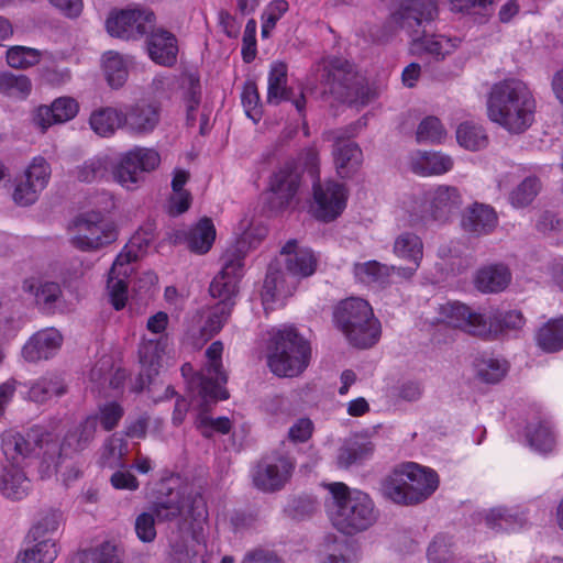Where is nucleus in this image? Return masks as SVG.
<instances>
[{
	"instance_id": "nucleus-1",
	"label": "nucleus",
	"mask_w": 563,
	"mask_h": 563,
	"mask_svg": "<svg viewBox=\"0 0 563 563\" xmlns=\"http://www.w3.org/2000/svg\"><path fill=\"white\" fill-rule=\"evenodd\" d=\"M245 256L244 242L231 245L222 254L221 271L209 286L210 295L218 298L219 302L206 310H198L186 332V338L191 340L195 347H202L228 321L235 303L233 298L238 292V284L244 274Z\"/></svg>"
},
{
	"instance_id": "nucleus-2",
	"label": "nucleus",
	"mask_w": 563,
	"mask_h": 563,
	"mask_svg": "<svg viewBox=\"0 0 563 563\" xmlns=\"http://www.w3.org/2000/svg\"><path fill=\"white\" fill-rule=\"evenodd\" d=\"M534 98L521 80L506 79L493 86L487 114L508 132L520 134L528 130L534 120Z\"/></svg>"
},
{
	"instance_id": "nucleus-3",
	"label": "nucleus",
	"mask_w": 563,
	"mask_h": 563,
	"mask_svg": "<svg viewBox=\"0 0 563 563\" xmlns=\"http://www.w3.org/2000/svg\"><path fill=\"white\" fill-rule=\"evenodd\" d=\"M437 15L438 7L434 0H416L410 5L400 8L394 18L400 27L409 33L417 51L427 53L435 59H443L456 45L446 36L428 34L426 26Z\"/></svg>"
},
{
	"instance_id": "nucleus-4",
	"label": "nucleus",
	"mask_w": 563,
	"mask_h": 563,
	"mask_svg": "<svg viewBox=\"0 0 563 563\" xmlns=\"http://www.w3.org/2000/svg\"><path fill=\"white\" fill-rule=\"evenodd\" d=\"M439 476L417 463H404L395 467L382 483L386 498L402 506L418 505L427 500L438 488Z\"/></svg>"
},
{
	"instance_id": "nucleus-5",
	"label": "nucleus",
	"mask_w": 563,
	"mask_h": 563,
	"mask_svg": "<svg viewBox=\"0 0 563 563\" xmlns=\"http://www.w3.org/2000/svg\"><path fill=\"white\" fill-rule=\"evenodd\" d=\"M335 510L333 526L345 536H354L372 527L377 519L372 498L364 492L350 489L344 483L329 484Z\"/></svg>"
},
{
	"instance_id": "nucleus-6",
	"label": "nucleus",
	"mask_w": 563,
	"mask_h": 563,
	"mask_svg": "<svg viewBox=\"0 0 563 563\" xmlns=\"http://www.w3.org/2000/svg\"><path fill=\"white\" fill-rule=\"evenodd\" d=\"M311 360L310 342L292 325L273 330L268 343L267 364L279 377H296Z\"/></svg>"
},
{
	"instance_id": "nucleus-7",
	"label": "nucleus",
	"mask_w": 563,
	"mask_h": 563,
	"mask_svg": "<svg viewBox=\"0 0 563 563\" xmlns=\"http://www.w3.org/2000/svg\"><path fill=\"white\" fill-rule=\"evenodd\" d=\"M208 510L202 495L190 493L178 499V533L183 540L178 545V563H205L207 552L203 528Z\"/></svg>"
},
{
	"instance_id": "nucleus-8",
	"label": "nucleus",
	"mask_w": 563,
	"mask_h": 563,
	"mask_svg": "<svg viewBox=\"0 0 563 563\" xmlns=\"http://www.w3.org/2000/svg\"><path fill=\"white\" fill-rule=\"evenodd\" d=\"M38 439H26L19 432H7L1 439V449L8 464L0 465V492L12 500H21L31 489V481L26 477L18 459L30 456L40 445Z\"/></svg>"
},
{
	"instance_id": "nucleus-9",
	"label": "nucleus",
	"mask_w": 563,
	"mask_h": 563,
	"mask_svg": "<svg viewBox=\"0 0 563 563\" xmlns=\"http://www.w3.org/2000/svg\"><path fill=\"white\" fill-rule=\"evenodd\" d=\"M336 327L355 347H372L380 336V323L371 305L361 298H347L333 313Z\"/></svg>"
},
{
	"instance_id": "nucleus-10",
	"label": "nucleus",
	"mask_w": 563,
	"mask_h": 563,
	"mask_svg": "<svg viewBox=\"0 0 563 563\" xmlns=\"http://www.w3.org/2000/svg\"><path fill=\"white\" fill-rule=\"evenodd\" d=\"M297 243V240L291 239L280 250V255L285 256V272L282 271L279 262L269 264L263 285L264 299H274L277 292H283L287 277L300 279L316 272V255L309 249H298Z\"/></svg>"
},
{
	"instance_id": "nucleus-11",
	"label": "nucleus",
	"mask_w": 563,
	"mask_h": 563,
	"mask_svg": "<svg viewBox=\"0 0 563 563\" xmlns=\"http://www.w3.org/2000/svg\"><path fill=\"white\" fill-rule=\"evenodd\" d=\"M299 162L310 175L313 184L316 201L314 217L322 222L335 220L345 209L346 190L344 185L327 181L323 186L319 178V152L316 147H307L299 155Z\"/></svg>"
},
{
	"instance_id": "nucleus-12",
	"label": "nucleus",
	"mask_w": 563,
	"mask_h": 563,
	"mask_svg": "<svg viewBox=\"0 0 563 563\" xmlns=\"http://www.w3.org/2000/svg\"><path fill=\"white\" fill-rule=\"evenodd\" d=\"M462 205L463 197L457 187L439 185L416 197L409 212L413 223H446L459 213Z\"/></svg>"
},
{
	"instance_id": "nucleus-13",
	"label": "nucleus",
	"mask_w": 563,
	"mask_h": 563,
	"mask_svg": "<svg viewBox=\"0 0 563 563\" xmlns=\"http://www.w3.org/2000/svg\"><path fill=\"white\" fill-rule=\"evenodd\" d=\"M198 388V399L192 401L198 412L195 418V427L206 439H211L213 434H228L232 429L231 420L228 417L211 418L208 412L219 400H227L229 391L210 379L195 377L191 385Z\"/></svg>"
},
{
	"instance_id": "nucleus-14",
	"label": "nucleus",
	"mask_w": 563,
	"mask_h": 563,
	"mask_svg": "<svg viewBox=\"0 0 563 563\" xmlns=\"http://www.w3.org/2000/svg\"><path fill=\"white\" fill-rule=\"evenodd\" d=\"M356 135V126L331 129L323 132L324 141L332 143V157L336 174L341 178H351L362 166L363 152L351 139Z\"/></svg>"
},
{
	"instance_id": "nucleus-15",
	"label": "nucleus",
	"mask_w": 563,
	"mask_h": 563,
	"mask_svg": "<svg viewBox=\"0 0 563 563\" xmlns=\"http://www.w3.org/2000/svg\"><path fill=\"white\" fill-rule=\"evenodd\" d=\"M156 24L155 13L147 8L113 10L106 20V30L112 36L137 41L148 34Z\"/></svg>"
},
{
	"instance_id": "nucleus-16",
	"label": "nucleus",
	"mask_w": 563,
	"mask_h": 563,
	"mask_svg": "<svg viewBox=\"0 0 563 563\" xmlns=\"http://www.w3.org/2000/svg\"><path fill=\"white\" fill-rule=\"evenodd\" d=\"M73 224L77 234L71 238V245L82 252L99 250L118 238L115 224L100 220L98 213L82 212L74 219Z\"/></svg>"
},
{
	"instance_id": "nucleus-17",
	"label": "nucleus",
	"mask_w": 563,
	"mask_h": 563,
	"mask_svg": "<svg viewBox=\"0 0 563 563\" xmlns=\"http://www.w3.org/2000/svg\"><path fill=\"white\" fill-rule=\"evenodd\" d=\"M322 82L340 100H352L358 96L362 78L347 59L330 56L322 60Z\"/></svg>"
},
{
	"instance_id": "nucleus-18",
	"label": "nucleus",
	"mask_w": 563,
	"mask_h": 563,
	"mask_svg": "<svg viewBox=\"0 0 563 563\" xmlns=\"http://www.w3.org/2000/svg\"><path fill=\"white\" fill-rule=\"evenodd\" d=\"M51 165L43 156H35L24 175L16 178L12 194L13 201L21 207H29L35 203L40 192L43 191L51 178Z\"/></svg>"
},
{
	"instance_id": "nucleus-19",
	"label": "nucleus",
	"mask_w": 563,
	"mask_h": 563,
	"mask_svg": "<svg viewBox=\"0 0 563 563\" xmlns=\"http://www.w3.org/2000/svg\"><path fill=\"white\" fill-rule=\"evenodd\" d=\"M301 176L298 168L290 163L285 164L271 178L266 206L271 211L279 212L288 208L296 197Z\"/></svg>"
},
{
	"instance_id": "nucleus-20",
	"label": "nucleus",
	"mask_w": 563,
	"mask_h": 563,
	"mask_svg": "<svg viewBox=\"0 0 563 563\" xmlns=\"http://www.w3.org/2000/svg\"><path fill=\"white\" fill-rule=\"evenodd\" d=\"M97 428L98 415H90L74 428L68 429L58 445L57 455L51 456L55 468L59 467L65 460L74 459L88 449L96 437Z\"/></svg>"
},
{
	"instance_id": "nucleus-21",
	"label": "nucleus",
	"mask_w": 563,
	"mask_h": 563,
	"mask_svg": "<svg viewBox=\"0 0 563 563\" xmlns=\"http://www.w3.org/2000/svg\"><path fill=\"white\" fill-rule=\"evenodd\" d=\"M292 470L294 463L286 456L263 457L253 474L254 486L265 493L280 490L290 478Z\"/></svg>"
},
{
	"instance_id": "nucleus-22",
	"label": "nucleus",
	"mask_w": 563,
	"mask_h": 563,
	"mask_svg": "<svg viewBox=\"0 0 563 563\" xmlns=\"http://www.w3.org/2000/svg\"><path fill=\"white\" fill-rule=\"evenodd\" d=\"M79 112V103L73 97L56 98L49 106L40 104L31 112V123L41 133L52 125L73 120Z\"/></svg>"
},
{
	"instance_id": "nucleus-23",
	"label": "nucleus",
	"mask_w": 563,
	"mask_h": 563,
	"mask_svg": "<svg viewBox=\"0 0 563 563\" xmlns=\"http://www.w3.org/2000/svg\"><path fill=\"white\" fill-rule=\"evenodd\" d=\"M484 313L473 311L460 301H448L439 307V321L461 329L472 335L484 336L486 325L482 322Z\"/></svg>"
},
{
	"instance_id": "nucleus-24",
	"label": "nucleus",
	"mask_w": 563,
	"mask_h": 563,
	"mask_svg": "<svg viewBox=\"0 0 563 563\" xmlns=\"http://www.w3.org/2000/svg\"><path fill=\"white\" fill-rule=\"evenodd\" d=\"M287 65L284 62H276L272 65L268 74L267 101L271 104H279L282 101H290L299 114H302L306 107V97L302 91L295 93L292 88L287 87Z\"/></svg>"
},
{
	"instance_id": "nucleus-25",
	"label": "nucleus",
	"mask_w": 563,
	"mask_h": 563,
	"mask_svg": "<svg viewBox=\"0 0 563 563\" xmlns=\"http://www.w3.org/2000/svg\"><path fill=\"white\" fill-rule=\"evenodd\" d=\"M123 113L125 131L136 136L152 133L161 120L159 108L145 101L125 106Z\"/></svg>"
},
{
	"instance_id": "nucleus-26",
	"label": "nucleus",
	"mask_w": 563,
	"mask_h": 563,
	"mask_svg": "<svg viewBox=\"0 0 563 563\" xmlns=\"http://www.w3.org/2000/svg\"><path fill=\"white\" fill-rule=\"evenodd\" d=\"M63 335L54 328L34 333L23 345L22 356L26 362L36 363L53 357L62 347Z\"/></svg>"
},
{
	"instance_id": "nucleus-27",
	"label": "nucleus",
	"mask_w": 563,
	"mask_h": 563,
	"mask_svg": "<svg viewBox=\"0 0 563 563\" xmlns=\"http://www.w3.org/2000/svg\"><path fill=\"white\" fill-rule=\"evenodd\" d=\"M174 475L172 471H164L152 490V511L158 522L172 521L176 518V495H174L176 483Z\"/></svg>"
},
{
	"instance_id": "nucleus-28",
	"label": "nucleus",
	"mask_w": 563,
	"mask_h": 563,
	"mask_svg": "<svg viewBox=\"0 0 563 563\" xmlns=\"http://www.w3.org/2000/svg\"><path fill=\"white\" fill-rule=\"evenodd\" d=\"M498 224L495 209L486 203L474 202L468 206L461 219L463 230L473 236L479 238L490 234Z\"/></svg>"
},
{
	"instance_id": "nucleus-29",
	"label": "nucleus",
	"mask_w": 563,
	"mask_h": 563,
	"mask_svg": "<svg viewBox=\"0 0 563 563\" xmlns=\"http://www.w3.org/2000/svg\"><path fill=\"white\" fill-rule=\"evenodd\" d=\"M144 37L148 56L154 63L168 67L176 63V37L173 33L154 26Z\"/></svg>"
},
{
	"instance_id": "nucleus-30",
	"label": "nucleus",
	"mask_w": 563,
	"mask_h": 563,
	"mask_svg": "<svg viewBox=\"0 0 563 563\" xmlns=\"http://www.w3.org/2000/svg\"><path fill=\"white\" fill-rule=\"evenodd\" d=\"M22 289L24 292L32 295L36 307L47 314L55 312L56 302L63 295L58 283L36 277L25 278L22 283Z\"/></svg>"
},
{
	"instance_id": "nucleus-31",
	"label": "nucleus",
	"mask_w": 563,
	"mask_h": 563,
	"mask_svg": "<svg viewBox=\"0 0 563 563\" xmlns=\"http://www.w3.org/2000/svg\"><path fill=\"white\" fill-rule=\"evenodd\" d=\"M181 101L185 106V125L194 128L197 121V110L201 103L202 89L200 76L196 68L185 69L180 77Z\"/></svg>"
},
{
	"instance_id": "nucleus-32",
	"label": "nucleus",
	"mask_w": 563,
	"mask_h": 563,
	"mask_svg": "<svg viewBox=\"0 0 563 563\" xmlns=\"http://www.w3.org/2000/svg\"><path fill=\"white\" fill-rule=\"evenodd\" d=\"M511 282V272L504 264H490L479 268L475 276L476 288L485 294L505 290Z\"/></svg>"
},
{
	"instance_id": "nucleus-33",
	"label": "nucleus",
	"mask_w": 563,
	"mask_h": 563,
	"mask_svg": "<svg viewBox=\"0 0 563 563\" xmlns=\"http://www.w3.org/2000/svg\"><path fill=\"white\" fill-rule=\"evenodd\" d=\"M18 385L27 387V399L36 404H44L55 396L58 397L67 393L64 379L56 374H46L32 382L29 386L21 383H18Z\"/></svg>"
},
{
	"instance_id": "nucleus-34",
	"label": "nucleus",
	"mask_w": 563,
	"mask_h": 563,
	"mask_svg": "<svg viewBox=\"0 0 563 563\" xmlns=\"http://www.w3.org/2000/svg\"><path fill=\"white\" fill-rule=\"evenodd\" d=\"M375 446L372 441L354 437L344 441L339 449L338 465L343 468H349L353 465L363 464L374 453Z\"/></svg>"
},
{
	"instance_id": "nucleus-35",
	"label": "nucleus",
	"mask_w": 563,
	"mask_h": 563,
	"mask_svg": "<svg viewBox=\"0 0 563 563\" xmlns=\"http://www.w3.org/2000/svg\"><path fill=\"white\" fill-rule=\"evenodd\" d=\"M216 240V228L210 218L203 217L189 231L185 232L184 241L187 249L195 254H206Z\"/></svg>"
},
{
	"instance_id": "nucleus-36",
	"label": "nucleus",
	"mask_w": 563,
	"mask_h": 563,
	"mask_svg": "<svg viewBox=\"0 0 563 563\" xmlns=\"http://www.w3.org/2000/svg\"><path fill=\"white\" fill-rule=\"evenodd\" d=\"M486 328L485 335L483 338H496L498 334L507 330H517L525 324V318L519 310L499 311L490 310L484 313L482 321Z\"/></svg>"
},
{
	"instance_id": "nucleus-37",
	"label": "nucleus",
	"mask_w": 563,
	"mask_h": 563,
	"mask_svg": "<svg viewBox=\"0 0 563 563\" xmlns=\"http://www.w3.org/2000/svg\"><path fill=\"white\" fill-rule=\"evenodd\" d=\"M123 118V110L113 107H102L92 111L89 118V124L96 134L102 137H109L119 129L125 130Z\"/></svg>"
},
{
	"instance_id": "nucleus-38",
	"label": "nucleus",
	"mask_w": 563,
	"mask_h": 563,
	"mask_svg": "<svg viewBox=\"0 0 563 563\" xmlns=\"http://www.w3.org/2000/svg\"><path fill=\"white\" fill-rule=\"evenodd\" d=\"M161 163V156L157 151L147 147L134 146L123 153V164L134 165L140 176V185L144 183L146 174L155 170Z\"/></svg>"
},
{
	"instance_id": "nucleus-39",
	"label": "nucleus",
	"mask_w": 563,
	"mask_h": 563,
	"mask_svg": "<svg viewBox=\"0 0 563 563\" xmlns=\"http://www.w3.org/2000/svg\"><path fill=\"white\" fill-rule=\"evenodd\" d=\"M325 545L329 553L323 563H357L358 545L356 541L329 534L325 537Z\"/></svg>"
},
{
	"instance_id": "nucleus-40",
	"label": "nucleus",
	"mask_w": 563,
	"mask_h": 563,
	"mask_svg": "<svg viewBox=\"0 0 563 563\" xmlns=\"http://www.w3.org/2000/svg\"><path fill=\"white\" fill-rule=\"evenodd\" d=\"M537 345L547 353L563 350V317L545 322L536 334Z\"/></svg>"
},
{
	"instance_id": "nucleus-41",
	"label": "nucleus",
	"mask_w": 563,
	"mask_h": 563,
	"mask_svg": "<svg viewBox=\"0 0 563 563\" xmlns=\"http://www.w3.org/2000/svg\"><path fill=\"white\" fill-rule=\"evenodd\" d=\"M102 70L108 85L113 89L123 87L129 77L126 62L117 52H106L102 56Z\"/></svg>"
},
{
	"instance_id": "nucleus-42",
	"label": "nucleus",
	"mask_w": 563,
	"mask_h": 563,
	"mask_svg": "<svg viewBox=\"0 0 563 563\" xmlns=\"http://www.w3.org/2000/svg\"><path fill=\"white\" fill-rule=\"evenodd\" d=\"M69 563H123L117 545L103 542L90 550L79 551L74 554Z\"/></svg>"
},
{
	"instance_id": "nucleus-43",
	"label": "nucleus",
	"mask_w": 563,
	"mask_h": 563,
	"mask_svg": "<svg viewBox=\"0 0 563 563\" xmlns=\"http://www.w3.org/2000/svg\"><path fill=\"white\" fill-rule=\"evenodd\" d=\"M166 340L142 339L139 345V363L143 368H150L151 373H158L162 356L165 353Z\"/></svg>"
},
{
	"instance_id": "nucleus-44",
	"label": "nucleus",
	"mask_w": 563,
	"mask_h": 563,
	"mask_svg": "<svg viewBox=\"0 0 563 563\" xmlns=\"http://www.w3.org/2000/svg\"><path fill=\"white\" fill-rule=\"evenodd\" d=\"M456 141L466 150L479 151L487 146L488 136L482 125L465 121L456 129Z\"/></svg>"
},
{
	"instance_id": "nucleus-45",
	"label": "nucleus",
	"mask_w": 563,
	"mask_h": 563,
	"mask_svg": "<svg viewBox=\"0 0 563 563\" xmlns=\"http://www.w3.org/2000/svg\"><path fill=\"white\" fill-rule=\"evenodd\" d=\"M110 170L112 172V162L109 156H95L78 168L77 179L87 184L100 181L109 176Z\"/></svg>"
},
{
	"instance_id": "nucleus-46",
	"label": "nucleus",
	"mask_w": 563,
	"mask_h": 563,
	"mask_svg": "<svg viewBox=\"0 0 563 563\" xmlns=\"http://www.w3.org/2000/svg\"><path fill=\"white\" fill-rule=\"evenodd\" d=\"M32 91L31 79L10 71L0 74V92L7 97L25 100Z\"/></svg>"
},
{
	"instance_id": "nucleus-47",
	"label": "nucleus",
	"mask_w": 563,
	"mask_h": 563,
	"mask_svg": "<svg viewBox=\"0 0 563 563\" xmlns=\"http://www.w3.org/2000/svg\"><path fill=\"white\" fill-rule=\"evenodd\" d=\"M394 254L405 261H422L423 243L420 236L412 232L399 234L394 242Z\"/></svg>"
},
{
	"instance_id": "nucleus-48",
	"label": "nucleus",
	"mask_w": 563,
	"mask_h": 563,
	"mask_svg": "<svg viewBox=\"0 0 563 563\" xmlns=\"http://www.w3.org/2000/svg\"><path fill=\"white\" fill-rule=\"evenodd\" d=\"M391 269L395 266H387L377 261H368L365 263H356L354 265L355 276L364 283H375L385 286L389 283Z\"/></svg>"
},
{
	"instance_id": "nucleus-49",
	"label": "nucleus",
	"mask_w": 563,
	"mask_h": 563,
	"mask_svg": "<svg viewBox=\"0 0 563 563\" xmlns=\"http://www.w3.org/2000/svg\"><path fill=\"white\" fill-rule=\"evenodd\" d=\"M35 542L32 549L20 554L15 563H53L57 556V547L53 539L32 540Z\"/></svg>"
},
{
	"instance_id": "nucleus-50",
	"label": "nucleus",
	"mask_w": 563,
	"mask_h": 563,
	"mask_svg": "<svg viewBox=\"0 0 563 563\" xmlns=\"http://www.w3.org/2000/svg\"><path fill=\"white\" fill-rule=\"evenodd\" d=\"M63 522V512L57 508H49L42 511L40 519L29 531L27 537L32 540L52 539L53 534Z\"/></svg>"
},
{
	"instance_id": "nucleus-51",
	"label": "nucleus",
	"mask_w": 563,
	"mask_h": 563,
	"mask_svg": "<svg viewBox=\"0 0 563 563\" xmlns=\"http://www.w3.org/2000/svg\"><path fill=\"white\" fill-rule=\"evenodd\" d=\"M474 365L477 377L487 384H496L500 382L508 371V366L505 361L494 357H478L475 360Z\"/></svg>"
},
{
	"instance_id": "nucleus-52",
	"label": "nucleus",
	"mask_w": 563,
	"mask_h": 563,
	"mask_svg": "<svg viewBox=\"0 0 563 563\" xmlns=\"http://www.w3.org/2000/svg\"><path fill=\"white\" fill-rule=\"evenodd\" d=\"M527 439L531 448L539 452H550L554 446V435L548 422L539 421L527 426Z\"/></svg>"
},
{
	"instance_id": "nucleus-53",
	"label": "nucleus",
	"mask_w": 563,
	"mask_h": 563,
	"mask_svg": "<svg viewBox=\"0 0 563 563\" xmlns=\"http://www.w3.org/2000/svg\"><path fill=\"white\" fill-rule=\"evenodd\" d=\"M541 188L539 178L529 176L525 178L509 194V201L515 208H525L529 206L538 196Z\"/></svg>"
},
{
	"instance_id": "nucleus-54",
	"label": "nucleus",
	"mask_w": 563,
	"mask_h": 563,
	"mask_svg": "<svg viewBox=\"0 0 563 563\" xmlns=\"http://www.w3.org/2000/svg\"><path fill=\"white\" fill-rule=\"evenodd\" d=\"M41 52L26 46H12L7 51V63L10 67L25 69L40 63Z\"/></svg>"
},
{
	"instance_id": "nucleus-55",
	"label": "nucleus",
	"mask_w": 563,
	"mask_h": 563,
	"mask_svg": "<svg viewBox=\"0 0 563 563\" xmlns=\"http://www.w3.org/2000/svg\"><path fill=\"white\" fill-rule=\"evenodd\" d=\"M158 277L153 271H147L139 275L133 285V299L137 298L143 303L147 305L158 295L159 288L157 286Z\"/></svg>"
},
{
	"instance_id": "nucleus-56",
	"label": "nucleus",
	"mask_w": 563,
	"mask_h": 563,
	"mask_svg": "<svg viewBox=\"0 0 563 563\" xmlns=\"http://www.w3.org/2000/svg\"><path fill=\"white\" fill-rule=\"evenodd\" d=\"M427 556L430 563H448L453 559L452 539L446 534H438L430 543Z\"/></svg>"
},
{
	"instance_id": "nucleus-57",
	"label": "nucleus",
	"mask_w": 563,
	"mask_h": 563,
	"mask_svg": "<svg viewBox=\"0 0 563 563\" xmlns=\"http://www.w3.org/2000/svg\"><path fill=\"white\" fill-rule=\"evenodd\" d=\"M134 165L128 166L123 164V153L120 155L118 162L112 164V176L117 183L122 187L134 190L140 187V176Z\"/></svg>"
},
{
	"instance_id": "nucleus-58",
	"label": "nucleus",
	"mask_w": 563,
	"mask_h": 563,
	"mask_svg": "<svg viewBox=\"0 0 563 563\" xmlns=\"http://www.w3.org/2000/svg\"><path fill=\"white\" fill-rule=\"evenodd\" d=\"M445 136V130L437 117H427L417 129L418 142L437 143Z\"/></svg>"
},
{
	"instance_id": "nucleus-59",
	"label": "nucleus",
	"mask_w": 563,
	"mask_h": 563,
	"mask_svg": "<svg viewBox=\"0 0 563 563\" xmlns=\"http://www.w3.org/2000/svg\"><path fill=\"white\" fill-rule=\"evenodd\" d=\"M223 352V344L221 341H214L211 343V345L207 349L206 355L209 358L210 367L208 369L209 375L213 376L214 383H218L220 386L223 387L224 384L228 382V376L222 369L221 364V355Z\"/></svg>"
},
{
	"instance_id": "nucleus-60",
	"label": "nucleus",
	"mask_w": 563,
	"mask_h": 563,
	"mask_svg": "<svg viewBox=\"0 0 563 563\" xmlns=\"http://www.w3.org/2000/svg\"><path fill=\"white\" fill-rule=\"evenodd\" d=\"M241 99L246 115L252 120L257 121L261 115V104L255 81L246 80L244 82Z\"/></svg>"
},
{
	"instance_id": "nucleus-61",
	"label": "nucleus",
	"mask_w": 563,
	"mask_h": 563,
	"mask_svg": "<svg viewBox=\"0 0 563 563\" xmlns=\"http://www.w3.org/2000/svg\"><path fill=\"white\" fill-rule=\"evenodd\" d=\"M317 510V501L308 496L294 498L285 508L287 516L294 520L311 517Z\"/></svg>"
},
{
	"instance_id": "nucleus-62",
	"label": "nucleus",
	"mask_w": 563,
	"mask_h": 563,
	"mask_svg": "<svg viewBox=\"0 0 563 563\" xmlns=\"http://www.w3.org/2000/svg\"><path fill=\"white\" fill-rule=\"evenodd\" d=\"M423 172L428 175H442L453 167L449 155L441 153H426L422 156Z\"/></svg>"
},
{
	"instance_id": "nucleus-63",
	"label": "nucleus",
	"mask_w": 563,
	"mask_h": 563,
	"mask_svg": "<svg viewBox=\"0 0 563 563\" xmlns=\"http://www.w3.org/2000/svg\"><path fill=\"white\" fill-rule=\"evenodd\" d=\"M124 416L122 406L117 401H110L100 407L98 423L106 431H112Z\"/></svg>"
},
{
	"instance_id": "nucleus-64",
	"label": "nucleus",
	"mask_w": 563,
	"mask_h": 563,
	"mask_svg": "<svg viewBox=\"0 0 563 563\" xmlns=\"http://www.w3.org/2000/svg\"><path fill=\"white\" fill-rule=\"evenodd\" d=\"M155 519L154 512H142L136 517L135 532L142 542L150 543L156 538Z\"/></svg>"
}]
</instances>
